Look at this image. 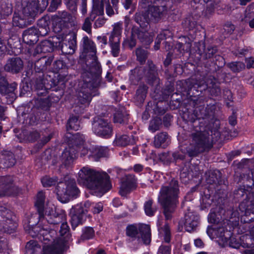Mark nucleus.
<instances>
[{
  "label": "nucleus",
  "instance_id": "1",
  "mask_svg": "<svg viewBox=\"0 0 254 254\" xmlns=\"http://www.w3.org/2000/svg\"><path fill=\"white\" fill-rule=\"evenodd\" d=\"M216 106L214 105H200L195 108L193 117L191 119L194 122L195 119L204 120L208 124L200 131L192 132L190 144L185 148V154L193 158L204 152H208L213 144L221 138L219 130L220 121L215 118Z\"/></svg>",
  "mask_w": 254,
  "mask_h": 254
},
{
  "label": "nucleus",
  "instance_id": "2",
  "mask_svg": "<svg viewBox=\"0 0 254 254\" xmlns=\"http://www.w3.org/2000/svg\"><path fill=\"white\" fill-rule=\"evenodd\" d=\"M53 61L52 57H43L36 61L34 65L35 78H40L43 82H45L46 87H48V90L52 92L55 91L56 94L51 93L49 96L52 102H58L63 95V88L64 87V81L61 79V75L59 78L52 77L55 75L53 72L51 74L47 73V68L50 66Z\"/></svg>",
  "mask_w": 254,
  "mask_h": 254
},
{
  "label": "nucleus",
  "instance_id": "3",
  "mask_svg": "<svg viewBox=\"0 0 254 254\" xmlns=\"http://www.w3.org/2000/svg\"><path fill=\"white\" fill-rule=\"evenodd\" d=\"M77 181L88 189L102 194L112 187L110 177L106 173L96 171L85 167L79 172Z\"/></svg>",
  "mask_w": 254,
  "mask_h": 254
},
{
  "label": "nucleus",
  "instance_id": "4",
  "mask_svg": "<svg viewBox=\"0 0 254 254\" xmlns=\"http://www.w3.org/2000/svg\"><path fill=\"white\" fill-rule=\"evenodd\" d=\"M179 184L175 178H172L162 186L158 197V202L163 208L166 220H170L172 214L179 203Z\"/></svg>",
  "mask_w": 254,
  "mask_h": 254
},
{
  "label": "nucleus",
  "instance_id": "5",
  "mask_svg": "<svg viewBox=\"0 0 254 254\" xmlns=\"http://www.w3.org/2000/svg\"><path fill=\"white\" fill-rule=\"evenodd\" d=\"M101 74L82 71L81 80L78 84L77 95L78 104L88 106L92 100V96L99 94L98 89L102 86Z\"/></svg>",
  "mask_w": 254,
  "mask_h": 254
},
{
  "label": "nucleus",
  "instance_id": "6",
  "mask_svg": "<svg viewBox=\"0 0 254 254\" xmlns=\"http://www.w3.org/2000/svg\"><path fill=\"white\" fill-rule=\"evenodd\" d=\"M177 86H180L181 92H186L188 94H190V91L192 88L200 92L208 88L210 94L215 97L221 94L219 82L214 76H210L207 81L198 80L194 78L180 81L177 83Z\"/></svg>",
  "mask_w": 254,
  "mask_h": 254
},
{
  "label": "nucleus",
  "instance_id": "7",
  "mask_svg": "<svg viewBox=\"0 0 254 254\" xmlns=\"http://www.w3.org/2000/svg\"><path fill=\"white\" fill-rule=\"evenodd\" d=\"M82 52L81 56L85 59V64L82 66V71L101 74L102 69L96 56V47L93 41L87 36L82 40Z\"/></svg>",
  "mask_w": 254,
  "mask_h": 254
},
{
  "label": "nucleus",
  "instance_id": "8",
  "mask_svg": "<svg viewBox=\"0 0 254 254\" xmlns=\"http://www.w3.org/2000/svg\"><path fill=\"white\" fill-rule=\"evenodd\" d=\"M39 227L36 225L30 229L29 233L32 237L39 234H42L44 241L52 243L51 245L43 247V254H64V252L67 249L65 241L62 238L56 239V232L54 230L42 233V231H39Z\"/></svg>",
  "mask_w": 254,
  "mask_h": 254
},
{
  "label": "nucleus",
  "instance_id": "9",
  "mask_svg": "<svg viewBox=\"0 0 254 254\" xmlns=\"http://www.w3.org/2000/svg\"><path fill=\"white\" fill-rule=\"evenodd\" d=\"M245 198L239 205L240 210L245 212L247 222L254 221V192H251L245 189L244 186H241L233 192V197L235 201H239L244 195Z\"/></svg>",
  "mask_w": 254,
  "mask_h": 254
},
{
  "label": "nucleus",
  "instance_id": "10",
  "mask_svg": "<svg viewBox=\"0 0 254 254\" xmlns=\"http://www.w3.org/2000/svg\"><path fill=\"white\" fill-rule=\"evenodd\" d=\"M79 192L76 182L73 179L59 182L56 187L57 198L63 203L67 202L71 197L77 196Z\"/></svg>",
  "mask_w": 254,
  "mask_h": 254
},
{
  "label": "nucleus",
  "instance_id": "11",
  "mask_svg": "<svg viewBox=\"0 0 254 254\" xmlns=\"http://www.w3.org/2000/svg\"><path fill=\"white\" fill-rule=\"evenodd\" d=\"M141 67L143 72V76L145 78L146 82L152 86H155V92L159 93L161 87L156 65L152 61L148 60L145 66Z\"/></svg>",
  "mask_w": 254,
  "mask_h": 254
},
{
  "label": "nucleus",
  "instance_id": "12",
  "mask_svg": "<svg viewBox=\"0 0 254 254\" xmlns=\"http://www.w3.org/2000/svg\"><path fill=\"white\" fill-rule=\"evenodd\" d=\"M0 197L16 195L21 191L14 184L12 176L0 177Z\"/></svg>",
  "mask_w": 254,
  "mask_h": 254
},
{
  "label": "nucleus",
  "instance_id": "13",
  "mask_svg": "<svg viewBox=\"0 0 254 254\" xmlns=\"http://www.w3.org/2000/svg\"><path fill=\"white\" fill-rule=\"evenodd\" d=\"M92 125L93 132L99 136L109 138L112 135V127L107 120L97 116L94 118Z\"/></svg>",
  "mask_w": 254,
  "mask_h": 254
},
{
  "label": "nucleus",
  "instance_id": "14",
  "mask_svg": "<svg viewBox=\"0 0 254 254\" xmlns=\"http://www.w3.org/2000/svg\"><path fill=\"white\" fill-rule=\"evenodd\" d=\"M157 0L161 1L160 5H149L146 10L151 22L153 23H156L160 20L168 10L166 1L162 0Z\"/></svg>",
  "mask_w": 254,
  "mask_h": 254
},
{
  "label": "nucleus",
  "instance_id": "15",
  "mask_svg": "<svg viewBox=\"0 0 254 254\" xmlns=\"http://www.w3.org/2000/svg\"><path fill=\"white\" fill-rule=\"evenodd\" d=\"M24 72L26 77L34 83V87L38 96H46L49 93L48 87H46L45 82H43L40 78H35V69L33 70L31 67H28Z\"/></svg>",
  "mask_w": 254,
  "mask_h": 254
},
{
  "label": "nucleus",
  "instance_id": "16",
  "mask_svg": "<svg viewBox=\"0 0 254 254\" xmlns=\"http://www.w3.org/2000/svg\"><path fill=\"white\" fill-rule=\"evenodd\" d=\"M22 15L24 17L32 19L33 21L40 10L35 0H28L22 3Z\"/></svg>",
  "mask_w": 254,
  "mask_h": 254
},
{
  "label": "nucleus",
  "instance_id": "17",
  "mask_svg": "<svg viewBox=\"0 0 254 254\" xmlns=\"http://www.w3.org/2000/svg\"><path fill=\"white\" fill-rule=\"evenodd\" d=\"M18 84L13 81L9 83L6 77L0 73V94L2 96L12 95L15 97V91L17 90Z\"/></svg>",
  "mask_w": 254,
  "mask_h": 254
},
{
  "label": "nucleus",
  "instance_id": "18",
  "mask_svg": "<svg viewBox=\"0 0 254 254\" xmlns=\"http://www.w3.org/2000/svg\"><path fill=\"white\" fill-rule=\"evenodd\" d=\"M24 63L19 57L9 58L4 66L5 71L12 74H16L21 72L23 69Z\"/></svg>",
  "mask_w": 254,
  "mask_h": 254
},
{
  "label": "nucleus",
  "instance_id": "19",
  "mask_svg": "<svg viewBox=\"0 0 254 254\" xmlns=\"http://www.w3.org/2000/svg\"><path fill=\"white\" fill-rule=\"evenodd\" d=\"M40 114L39 110L36 107L31 108L30 107H26L22 113V116L24 117L26 124L35 125L40 120Z\"/></svg>",
  "mask_w": 254,
  "mask_h": 254
},
{
  "label": "nucleus",
  "instance_id": "20",
  "mask_svg": "<svg viewBox=\"0 0 254 254\" xmlns=\"http://www.w3.org/2000/svg\"><path fill=\"white\" fill-rule=\"evenodd\" d=\"M83 212L84 210L82 209L81 205H75L71 208L69 213L70 222L72 229H75L79 224L82 223L85 215Z\"/></svg>",
  "mask_w": 254,
  "mask_h": 254
},
{
  "label": "nucleus",
  "instance_id": "21",
  "mask_svg": "<svg viewBox=\"0 0 254 254\" xmlns=\"http://www.w3.org/2000/svg\"><path fill=\"white\" fill-rule=\"evenodd\" d=\"M68 36V40H65L62 44L59 43L58 46H61L62 53L65 55L72 54L76 48V35L72 33Z\"/></svg>",
  "mask_w": 254,
  "mask_h": 254
},
{
  "label": "nucleus",
  "instance_id": "22",
  "mask_svg": "<svg viewBox=\"0 0 254 254\" xmlns=\"http://www.w3.org/2000/svg\"><path fill=\"white\" fill-rule=\"evenodd\" d=\"M120 35L121 30L120 28L115 27L109 38V43L111 47V53L112 55L115 57H118L120 52Z\"/></svg>",
  "mask_w": 254,
  "mask_h": 254
},
{
  "label": "nucleus",
  "instance_id": "23",
  "mask_svg": "<svg viewBox=\"0 0 254 254\" xmlns=\"http://www.w3.org/2000/svg\"><path fill=\"white\" fill-rule=\"evenodd\" d=\"M77 152V149L68 145L64 150L60 157L62 166L68 167L76 158Z\"/></svg>",
  "mask_w": 254,
  "mask_h": 254
},
{
  "label": "nucleus",
  "instance_id": "24",
  "mask_svg": "<svg viewBox=\"0 0 254 254\" xmlns=\"http://www.w3.org/2000/svg\"><path fill=\"white\" fill-rule=\"evenodd\" d=\"M136 180L135 176L132 175H128L122 182L120 193L122 196L126 195L136 187Z\"/></svg>",
  "mask_w": 254,
  "mask_h": 254
},
{
  "label": "nucleus",
  "instance_id": "25",
  "mask_svg": "<svg viewBox=\"0 0 254 254\" xmlns=\"http://www.w3.org/2000/svg\"><path fill=\"white\" fill-rule=\"evenodd\" d=\"M197 54L200 56V60H206L212 58L217 52L216 46H208L205 49L203 42L199 43L197 50Z\"/></svg>",
  "mask_w": 254,
  "mask_h": 254
},
{
  "label": "nucleus",
  "instance_id": "26",
  "mask_svg": "<svg viewBox=\"0 0 254 254\" xmlns=\"http://www.w3.org/2000/svg\"><path fill=\"white\" fill-rule=\"evenodd\" d=\"M199 223V216L193 212L188 211L185 215L184 226L186 231H194Z\"/></svg>",
  "mask_w": 254,
  "mask_h": 254
},
{
  "label": "nucleus",
  "instance_id": "27",
  "mask_svg": "<svg viewBox=\"0 0 254 254\" xmlns=\"http://www.w3.org/2000/svg\"><path fill=\"white\" fill-rule=\"evenodd\" d=\"M206 181L207 184L216 186L226 185L225 181L222 178V174L218 170H210L206 173Z\"/></svg>",
  "mask_w": 254,
  "mask_h": 254
},
{
  "label": "nucleus",
  "instance_id": "28",
  "mask_svg": "<svg viewBox=\"0 0 254 254\" xmlns=\"http://www.w3.org/2000/svg\"><path fill=\"white\" fill-rule=\"evenodd\" d=\"M68 145L71 147H74L78 150V148L84 144L85 139L83 134L79 132L72 134L67 132L65 136Z\"/></svg>",
  "mask_w": 254,
  "mask_h": 254
},
{
  "label": "nucleus",
  "instance_id": "29",
  "mask_svg": "<svg viewBox=\"0 0 254 254\" xmlns=\"http://www.w3.org/2000/svg\"><path fill=\"white\" fill-rule=\"evenodd\" d=\"M22 39L23 42L27 45L36 44L39 40L37 28L33 26L25 30L22 34Z\"/></svg>",
  "mask_w": 254,
  "mask_h": 254
},
{
  "label": "nucleus",
  "instance_id": "30",
  "mask_svg": "<svg viewBox=\"0 0 254 254\" xmlns=\"http://www.w3.org/2000/svg\"><path fill=\"white\" fill-rule=\"evenodd\" d=\"M133 19L139 26L143 29L147 28L151 22L146 10L136 12L133 17Z\"/></svg>",
  "mask_w": 254,
  "mask_h": 254
},
{
  "label": "nucleus",
  "instance_id": "31",
  "mask_svg": "<svg viewBox=\"0 0 254 254\" xmlns=\"http://www.w3.org/2000/svg\"><path fill=\"white\" fill-rule=\"evenodd\" d=\"M162 221H158L157 226L159 236L161 238H163L164 241L166 243H169L171 241V232L169 224L165 223L163 225Z\"/></svg>",
  "mask_w": 254,
  "mask_h": 254
},
{
  "label": "nucleus",
  "instance_id": "32",
  "mask_svg": "<svg viewBox=\"0 0 254 254\" xmlns=\"http://www.w3.org/2000/svg\"><path fill=\"white\" fill-rule=\"evenodd\" d=\"M129 114L126 110L122 107L117 110L114 115V121L115 123L126 125L128 122Z\"/></svg>",
  "mask_w": 254,
  "mask_h": 254
},
{
  "label": "nucleus",
  "instance_id": "33",
  "mask_svg": "<svg viewBox=\"0 0 254 254\" xmlns=\"http://www.w3.org/2000/svg\"><path fill=\"white\" fill-rule=\"evenodd\" d=\"M133 34L136 35L138 39L144 46L150 45L153 39L149 33L141 31L138 27H133Z\"/></svg>",
  "mask_w": 254,
  "mask_h": 254
},
{
  "label": "nucleus",
  "instance_id": "34",
  "mask_svg": "<svg viewBox=\"0 0 254 254\" xmlns=\"http://www.w3.org/2000/svg\"><path fill=\"white\" fill-rule=\"evenodd\" d=\"M148 87L144 84H141L137 89L134 96V100L137 105L142 104L146 97Z\"/></svg>",
  "mask_w": 254,
  "mask_h": 254
},
{
  "label": "nucleus",
  "instance_id": "35",
  "mask_svg": "<svg viewBox=\"0 0 254 254\" xmlns=\"http://www.w3.org/2000/svg\"><path fill=\"white\" fill-rule=\"evenodd\" d=\"M135 143V139L133 135L128 136L126 134L116 135L114 143L117 146H126L133 145Z\"/></svg>",
  "mask_w": 254,
  "mask_h": 254
},
{
  "label": "nucleus",
  "instance_id": "36",
  "mask_svg": "<svg viewBox=\"0 0 254 254\" xmlns=\"http://www.w3.org/2000/svg\"><path fill=\"white\" fill-rule=\"evenodd\" d=\"M168 135L166 132L157 133L154 138V144L155 147H166L169 144Z\"/></svg>",
  "mask_w": 254,
  "mask_h": 254
},
{
  "label": "nucleus",
  "instance_id": "37",
  "mask_svg": "<svg viewBox=\"0 0 254 254\" xmlns=\"http://www.w3.org/2000/svg\"><path fill=\"white\" fill-rule=\"evenodd\" d=\"M16 225L12 218L3 220L2 222H0V231L7 234H11L15 232Z\"/></svg>",
  "mask_w": 254,
  "mask_h": 254
},
{
  "label": "nucleus",
  "instance_id": "38",
  "mask_svg": "<svg viewBox=\"0 0 254 254\" xmlns=\"http://www.w3.org/2000/svg\"><path fill=\"white\" fill-rule=\"evenodd\" d=\"M45 196L43 191H39L37 195V199L35 206L38 212V218L41 219L44 217V203Z\"/></svg>",
  "mask_w": 254,
  "mask_h": 254
},
{
  "label": "nucleus",
  "instance_id": "39",
  "mask_svg": "<svg viewBox=\"0 0 254 254\" xmlns=\"http://www.w3.org/2000/svg\"><path fill=\"white\" fill-rule=\"evenodd\" d=\"M49 23L50 21L47 20L46 18L43 17L38 20L37 31L39 37H44L48 34L50 32Z\"/></svg>",
  "mask_w": 254,
  "mask_h": 254
},
{
  "label": "nucleus",
  "instance_id": "40",
  "mask_svg": "<svg viewBox=\"0 0 254 254\" xmlns=\"http://www.w3.org/2000/svg\"><path fill=\"white\" fill-rule=\"evenodd\" d=\"M13 24L15 26L19 27L21 28L26 27L30 25L33 21L32 19L22 16H20L17 14H14L13 17Z\"/></svg>",
  "mask_w": 254,
  "mask_h": 254
},
{
  "label": "nucleus",
  "instance_id": "41",
  "mask_svg": "<svg viewBox=\"0 0 254 254\" xmlns=\"http://www.w3.org/2000/svg\"><path fill=\"white\" fill-rule=\"evenodd\" d=\"M141 238L145 245H148L151 242V230L149 225L143 224L139 228Z\"/></svg>",
  "mask_w": 254,
  "mask_h": 254
},
{
  "label": "nucleus",
  "instance_id": "42",
  "mask_svg": "<svg viewBox=\"0 0 254 254\" xmlns=\"http://www.w3.org/2000/svg\"><path fill=\"white\" fill-rule=\"evenodd\" d=\"M0 163L3 167L9 168L14 165L16 160L14 155L11 152H8L1 155Z\"/></svg>",
  "mask_w": 254,
  "mask_h": 254
},
{
  "label": "nucleus",
  "instance_id": "43",
  "mask_svg": "<svg viewBox=\"0 0 254 254\" xmlns=\"http://www.w3.org/2000/svg\"><path fill=\"white\" fill-rule=\"evenodd\" d=\"M142 70L141 67H136L130 70L129 80L133 84H136L143 78Z\"/></svg>",
  "mask_w": 254,
  "mask_h": 254
},
{
  "label": "nucleus",
  "instance_id": "44",
  "mask_svg": "<svg viewBox=\"0 0 254 254\" xmlns=\"http://www.w3.org/2000/svg\"><path fill=\"white\" fill-rule=\"evenodd\" d=\"M41 250V247L37 242L31 240L25 246V254H38Z\"/></svg>",
  "mask_w": 254,
  "mask_h": 254
},
{
  "label": "nucleus",
  "instance_id": "45",
  "mask_svg": "<svg viewBox=\"0 0 254 254\" xmlns=\"http://www.w3.org/2000/svg\"><path fill=\"white\" fill-rule=\"evenodd\" d=\"M94 236L95 232L93 228L90 227H86L82 229V233L78 239V242L80 243L92 239Z\"/></svg>",
  "mask_w": 254,
  "mask_h": 254
},
{
  "label": "nucleus",
  "instance_id": "46",
  "mask_svg": "<svg viewBox=\"0 0 254 254\" xmlns=\"http://www.w3.org/2000/svg\"><path fill=\"white\" fill-rule=\"evenodd\" d=\"M78 116H72L67 121L66 124V129L68 131L69 130H77L80 127L79 121Z\"/></svg>",
  "mask_w": 254,
  "mask_h": 254
},
{
  "label": "nucleus",
  "instance_id": "47",
  "mask_svg": "<svg viewBox=\"0 0 254 254\" xmlns=\"http://www.w3.org/2000/svg\"><path fill=\"white\" fill-rule=\"evenodd\" d=\"M135 55L137 61L141 64H143L145 63V61L148 58V52L147 50L143 49L141 47H138L135 50Z\"/></svg>",
  "mask_w": 254,
  "mask_h": 254
},
{
  "label": "nucleus",
  "instance_id": "48",
  "mask_svg": "<svg viewBox=\"0 0 254 254\" xmlns=\"http://www.w3.org/2000/svg\"><path fill=\"white\" fill-rule=\"evenodd\" d=\"M185 39L188 40V41H185V43H184L183 41L179 42L176 45L175 49L177 50V51H179L180 53L182 52H188L190 50L191 40L190 39L185 38Z\"/></svg>",
  "mask_w": 254,
  "mask_h": 254
},
{
  "label": "nucleus",
  "instance_id": "49",
  "mask_svg": "<svg viewBox=\"0 0 254 254\" xmlns=\"http://www.w3.org/2000/svg\"><path fill=\"white\" fill-rule=\"evenodd\" d=\"M162 126V121L159 117H155L149 122L148 129L152 132H154L160 129Z\"/></svg>",
  "mask_w": 254,
  "mask_h": 254
},
{
  "label": "nucleus",
  "instance_id": "50",
  "mask_svg": "<svg viewBox=\"0 0 254 254\" xmlns=\"http://www.w3.org/2000/svg\"><path fill=\"white\" fill-rule=\"evenodd\" d=\"M108 153L107 148L102 146H97L93 148V156L96 161H98L100 158L105 157Z\"/></svg>",
  "mask_w": 254,
  "mask_h": 254
},
{
  "label": "nucleus",
  "instance_id": "51",
  "mask_svg": "<svg viewBox=\"0 0 254 254\" xmlns=\"http://www.w3.org/2000/svg\"><path fill=\"white\" fill-rule=\"evenodd\" d=\"M96 16H93V14L91 13L89 16L86 17L82 26V29L86 31L88 34L91 33L92 21L95 18Z\"/></svg>",
  "mask_w": 254,
  "mask_h": 254
},
{
  "label": "nucleus",
  "instance_id": "52",
  "mask_svg": "<svg viewBox=\"0 0 254 254\" xmlns=\"http://www.w3.org/2000/svg\"><path fill=\"white\" fill-rule=\"evenodd\" d=\"M107 0H101V2L93 3V10L91 13L93 14V16L96 15H103L104 14V5L106 4Z\"/></svg>",
  "mask_w": 254,
  "mask_h": 254
},
{
  "label": "nucleus",
  "instance_id": "53",
  "mask_svg": "<svg viewBox=\"0 0 254 254\" xmlns=\"http://www.w3.org/2000/svg\"><path fill=\"white\" fill-rule=\"evenodd\" d=\"M229 67L233 72H239L245 68V64L240 62H234L227 64Z\"/></svg>",
  "mask_w": 254,
  "mask_h": 254
},
{
  "label": "nucleus",
  "instance_id": "54",
  "mask_svg": "<svg viewBox=\"0 0 254 254\" xmlns=\"http://www.w3.org/2000/svg\"><path fill=\"white\" fill-rule=\"evenodd\" d=\"M41 46L43 48V53H45L52 52L54 50V47H57L58 45L57 42L55 45L54 41L44 40L41 42Z\"/></svg>",
  "mask_w": 254,
  "mask_h": 254
},
{
  "label": "nucleus",
  "instance_id": "55",
  "mask_svg": "<svg viewBox=\"0 0 254 254\" xmlns=\"http://www.w3.org/2000/svg\"><path fill=\"white\" fill-rule=\"evenodd\" d=\"M135 37L136 35L133 34V29H132L131 36L124 41L123 43V46L130 49H133L136 44Z\"/></svg>",
  "mask_w": 254,
  "mask_h": 254
},
{
  "label": "nucleus",
  "instance_id": "56",
  "mask_svg": "<svg viewBox=\"0 0 254 254\" xmlns=\"http://www.w3.org/2000/svg\"><path fill=\"white\" fill-rule=\"evenodd\" d=\"M13 217L12 212L7 208L3 206H0V222H2L3 220L11 219Z\"/></svg>",
  "mask_w": 254,
  "mask_h": 254
},
{
  "label": "nucleus",
  "instance_id": "57",
  "mask_svg": "<svg viewBox=\"0 0 254 254\" xmlns=\"http://www.w3.org/2000/svg\"><path fill=\"white\" fill-rule=\"evenodd\" d=\"M184 27L188 30H193L196 26V22L191 16L186 17L183 22Z\"/></svg>",
  "mask_w": 254,
  "mask_h": 254
},
{
  "label": "nucleus",
  "instance_id": "58",
  "mask_svg": "<svg viewBox=\"0 0 254 254\" xmlns=\"http://www.w3.org/2000/svg\"><path fill=\"white\" fill-rule=\"evenodd\" d=\"M58 179L57 177H50L46 176L41 179V182L44 187H50L55 185L58 182Z\"/></svg>",
  "mask_w": 254,
  "mask_h": 254
},
{
  "label": "nucleus",
  "instance_id": "59",
  "mask_svg": "<svg viewBox=\"0 0 254 254\" xmlns=\"http://www.w3.org/2000/svg\"><path fill=\"white\" fill-rule=\"evenodd\" d=\"M36 104L39 108L44 111L48 110L51 105L49 100L47 99H38Z\"/></svg>",
  "mask_w": 254,
  "mask_h": 254
},
{
  "label": "nucleus",
  "instance_id": "60",
  "mask_svg": "<svg viewBox=\"0 0 254 254\" xmlns=\"http://www.w3.org/2000/svg\"><path fill=\"white\" fill-rule=\"evenodd\" d=\"M153 200L152 199L146 201L144 206L145 214L149 216H152L156 211L155 208L152 207Z\"/></svg>",
  "mask_w": 254,
  "mask_h": 254
},
{
  "label": "nucleus",
  "instance_id": "61",
  "mask_svg": "<svg viewBox=\"0 0 254 254\" xmlns=\"http://www.w3.org/2000/svg\"><path fill=\"white\" fill-rule=\"evenodd\" d=\"M122 3L127 10L130 9L133 11L136 8V0H122Z\"/></svg>",
  "mask_w": 254,
  "mask_h": 254
},
{
  "label": "nucleus",
  "instance_id": "62",
  "mask_svg": "<svg viewBox=\"0 0 254 254\" xmlns=\"http://www.w3.org/2000/svg\"><path fill=\"white\" fill-rule=\"evenodd\" d=\"M46 220L50 224H58L61 222V216L56 213L48 215Z\"/></svg>",
  "mask_w": 254,
  "mask_h": 254
},
{
  "label": "nucleus",
  "instance_id": "63",
  "mask_svg": "<svg viewBox=\"0 0 254 254\" xmlns=\"http://www.w3.org/2000/svg\"><path fill=\"white\" fill-rule=\"evenodd\" d=\"M138 234L137 228L134 225L128 226L126 228V234L127 236L135 238Z\"/></svg>",
  "mask_w": 254,
  "mask_h": 254
},
{
  "label": "nucleus",
  "instance_id": "64",
  "mask_svg": "<svg viewBox=\"0 0 254 254\" xmlns=\"http://www.w3.org/2000/svg\"><path fill=\"white\" fill-rule=\"evenodd\" d=\"M159 160L165 164H169L173 162L171 153L169 152H163L159 154Z\"/></svg>",
  "mask_w": 254,
  "mask_h": 254
}]
</instances>
